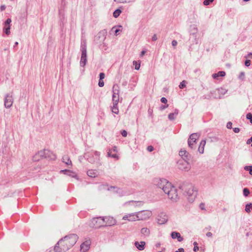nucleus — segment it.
<instances>
[{
  "label": "nucleus",
  "mask_w": 252,
  "mask_h": 252,
  "mask_svg": "<svg viewBox=\"0 0 252 252\" xmlns=\"http://www.w3.org/2000/svg\"><path fill=\"white\" fill-rule=\"evenodd\" d=\"M178 166L180 170L185 171H189L191 168L189 162L184 160H179L178 162Z\"/></svg>",
  "instance_id": "nucleus-7"
},
{
  "label": "nucleus",
  "mask_w": 252,
  "mask_h": 252,
  "mask_svg": "<svg viewBox=\"0 0 252 252\" xmlns=\"http://www.w3.org/2000/svg\"><path fill=\"white\" fill-rule=\"evenodd\" d=\"M232 123L231 122H229L227 123L226 127L228 129H231L232 128Z\"/></svg>",
  "instance_id": "nucleus-51"
},
{
  "label": "nucleus",
  "mask_w": 252,
  "mask_h": 252,
  "mask_svg": "<svg viewBox=\"0 0 252 252\" xmlns=\"http://www.w3.org/2000/svg\"><path fill=\"white\" fill-rule=\"evenodd\" d=\"M108 157L118 159V156L116 154H112V150H109L107 153Z\"/></svg>",
  "instance_id": "nucleus-31"
},
{
  "label": "nucleus",
  "mask_w": 252,
  "mask_h": 252,
  "mask_svg": "<svg viewBox=\"0 0 252 252\" xmlns=\"http://www.w3.org/2000/svg\"><path fill=\"white\" fill-rule=\"evenodd\" d=\"M87 62V52H81V57L80 62V65L81 66L84 67Z\"/></svg>",
  "instance_id": "nucleus-15"
},
{
  "label": "nucleus",
  "mask_w": 252,
  "mask_h": 252,
  "mask_svg": "<svg viewBox=\"0 0 252 252\" xmlns=\"http://www.w3.org/2000/svg\"><path fill=\"white\" fill-rule=\"evenodd\" d=\"M225 75V72L223 71H220L217 73L212 74V77L214 79H218L219 77H223Z\"/></svg>",
  "instance_id": "nucleus-23"
},
{
  "label": "nucleus",
  "mask_w": 252,
  "mask_h": 252,
  "mask_svg": "<svg viewBox=\"0 0 252 252\" xmlns=\"http://www.w3.org/2000/svg\"><path fill=\"white\" fill-rule=\"evenodd\" d=\"M119 86L117 84L114 85L113 87V102H119Z\"/></svg>",
  "instance_id": "nucleus-11"
},
{
  "label": "nucleus",
  "mask_w": 252,
  "mask_h": 252,
  "mask_svg": "<svg viewBox=\"0 0 252 252\" xmlns=\"http://www.w3.org/2000/svg\"><path fill=\"white\" fill-rule=\"evenodd\" d=\"M60 172L69 176H71V174L73 173L70 170L67 169L62 170Z\"/></svg>",
  "instance_id": "nucleus-37"
},
{
  "label": "nucleus",
  "mask_w": 252,
  "mask_h": 252,
  "mask_svg": "<svg viewBox=\"0 0 252 252\" xmlns=\"http://www.w3.org/2000/svg\"><path fill=\"white\" fill-rule=\"evenodd\" d=\"M199 250V247L197 246H195L193 248V251L195 252H197V251Z\"/></svg>",
  "instance_id": "nucleus-62"
},
{
  "label": "nucleus",
  "mask_w": 252,
  "mask_h": 252,
  "mask_svg": "<svg viewBox=\"0 0 252 252\" xmlns=\"http://www.w3.org/2000/svg\"><path fill=\"white\" fill-rule=\"evenodd\" d=\"M246 118L250 120V123L252 124V114L251 113H249L247 114Z\"/></svg>",
  "instance_id": "nucleus-42"
},
{
  "label": "nucleus",
  "mask_w": 252,
  "mask_h": 252,
  "mask_svg": "<svg viewBox=\"0 0 252 252\" xmlns=\"http://www.w3.org/2000/svg\"><path fill=\"white\" fill-rule=\"evenodd\" d=\"M118 104V102H113V105L111 107L112 112L116 114H118L119 113Z\"/></svg>",
  "instance_id": "nucleus-28"
},
{
  "label": "nucleus",
  "mask_w": 252,
  "mask_h": 252,
  "mask_svg": "<svg viewBox=\"0 0 252 252\" xmlns=\"http://www.w3.org/2000/svg\"><path fill=\"white\" fill-rule=\"evenodd\" d=\"M199 208L202 210H205V204L203 203H200L199 205Z\"/></svg>",
  "instance_id": "nucleus-52"
},
{
  "label": "nucleus",
  "mask_w": 252,
  "mask_h": 252,
  "mask_svg": "<svg viewBox=\"0 0 252 252\" xmlns=\"http://www.w3.org/2000/svg\"><path fill=\"white\" fill-rule=\"evenodd\" d=\"M94 156L96 160L98 162L99 161L100 153L97 151H94L93 154H92Z\"/></svg>",
  "instance_id": "nucleus-33"
},
{
  "label": "nucleus",
  "mask_w": 252,
  "mask_h": 252,
  "mask_svg": "<svg viewBox=\"0 0 252 252\" xmlns=\"http://www.w3.org/2000/svg\"><path fill=\"white\" fill-rule=\"evenodd\" d=\"M168 107V104L166 105H161V106L160 107V109L161 110H163L165 109V108H167Z\"/></svg>",
  "instance_id": "nucleus-54"
},
{
  "label": "nucleus",
  "mask_w": 252,
  "mask_h": 252,
  "mask_svg": "<svg viewBox=\"0 0 252 252\" xmlns=\"http://www.w3.org/2000/svg\"><path fill=\"white\" fill-rule=\"evenodd\" d=\"M114 1L118 3H126L128 1V0H114Z\"/></svg>",
  "instance_id": "nucleus-46"
},
{
  "label": "nucleus",
  "mask_w": 252,
  "mask_h": 252,
  "mask_svg": "<svg viewBox=\"0 0 252 252\" xmlns=\"http://www.w3.org/2000/svg\"><path fill=\"white\" fill-rule=\"evenodd\" d=\"M216 91L219 94V95L218 96H215V97L220 98L223 95L225 94L226 93V92H227V90H226L225 89L220 88L216 90Z\"/></svg>",
  "instance_id": "nucleus-21"
},
{
  "label": "nucleus",
  "mask_w": 252,
  "mask_h": 252,
  "mask_svg": "<svg viewBox=\"0 0 252 252\" xmlns=\"http://www.w3.org/2000/svg\"><path fill=\"white\" fill-rule=\"evenodd\" d=\"M121 134L123 137H126L127 135V131L125 130H123L121 131Z\"/></svg>",
  "instance_id": "nucleus-48"
},
{
  "label": "nucleus",
  "mask_w": 252,
  "mask_h": 252,
  "mask_svg": "<svg viewBox=\"0 0 252 252\" xmlns=\"http://www.w3.org/2000/svg\"><path fill=\"white\" fill-rule=\"evenodd\" d=\"M206 144V141L205 140H202L201 142H200V145L198 147V152L200 153V154H203L204 153V147H205V145Z\"/></svg>",
  "instance_id": "nucleus-24"
},
{
  "label": "nucleus",
  "mask_w": 252,
  "mask_h": 252,
  "mask_svg": "<svg viewBox=\"0 0 252 252\" xmlns=\"http://www.w3.org/2000/svg\"><path fill=\"white\" fill-rule=\"evenodd\" d=\"M171 237L173 239H177L179 242H182L183 240V238L180 233L176 231L171 232Z\"/></svg>",
  "instance_id": "nucleus-17"
},
{
  "label": "nucleus",
  "mask_w": 252,
  "mask_h": 252,
  "mask_svg": "<svg viewBox=\"0 0 252 252\" xmlns=\"http://www.w3.org/2000/svg\"><path fill=\"white\" fill-rule=\"evenodd\" d=\"M244 169L246 171H249V174L251 175H252V165L245 166L244 167Z\"/></svg>",
  "instance_id": "nucleus-36"
},
{
  "label": "nucleus",
  "mask_w": 252,
  "mask_h": 252,
  "mask_svg": "<svg viewBox=\"0 0 252 252\" xmlns=\"http://www.w3.org/2000/svg\"><path fill=\"white\" fill-rule=\"evenodd\" d=\"M160 101L162 103H166L167 102V99L164 97H161V98L160 99Z\"/></svg>",
  "instance_id": "nucleus-53"
},
{
  "label": "nucleus",
  "mask_w": 252,
  "mask_h": 252,
  "mask_svg": "<svg viewBox=\"0 0 252 252\" xmlns=\"http://www.w3.org/2000/svg\"><path fill=\"white\" fill-rule=\"evenodd\" d=\"M78 239L75 234H70L60 239L54 247L55 252H65L73 247Z\"/></svg>",
  "instance_id": "nucleus-2"
},
{
  "label": "nucleus",
  "mask_w": 252,
  "mask_h": 252,
  "mask_svg": "<svg viewBox=\"0 0 252 252\" xmlns=\"http://www.w3.org/2000/svg\"><path fill=\"white\" fill-rule=\"evenodd\" d=\"M105 220L104 217H97L93 219L92 221L90 223V225L92 227H94L95 228H99L101 226H105L106 224H105Z\"/></svg>",
  "instance_id": "nucleus-5"
},
{
  "label": "nucleus",
  "mask_w": 252,
  "mask_h": 252,
  "mask_svg": "<svg viewBox=\"0 0 252 252\" xmlns=\"http://www.w3.org/2000/svg\"><path fill=\"white\" fill-rule=\"evenodd\" d=\"M251 64V61L249 60H246V61L245 62V65L248 67Z\"/></svg>",
  "instance_id": "nucleus-49"
},
{
  "label": "nucleus",
  "mask_w": 252,
  "mask_h": 252,
  "mask_svg": "<svg viewBox=\"0 0 252 252\" xmlns=\"http://www.w3.org/2000/svg\"><path fill=\"white\" fill-rule=\"evenodd\" d=\"M105 226H111L114 225L116 223V220L113 219V218L105 217Z\"/></svg>",
  "instance_id": "nucleus-19"
},
{
  "label": "nucleus",
  "mask_w": 252,
  "mask_h": 252,
  "mask_svg": "<svg viewBox=\"0 0 252 252\" xmlns=\"http://www.w3.org/2000/svg\"><path fill=\"white\" fill-rule=\"evenodd\" d=\"M80 50L81 52H87V43L85 40L81 41Z\"/></svg>",
  "instance_id": "nucleus-27"
},
{
  "label": "nucleus",
  "mask_w": 252,
  "mask_h": 252,
  "mask_svg": "<svg viewBox=\"0 0 252 252\" xmlns=\"http://www.w3.org/2000/svg\"><path fill=\"white\" fill-rule=\"evenodd\" d=\"M90 242L86 241L83 243L80 246V251L82 252H87L90 248Z\"/></svg>",
  "instance_id": "nucleus-16"
},
{
  "label": "nucleus",
  "mask_w": 252,
  "mask_h": 252,
  "mask_svg": "<svg viewBox=\"0 0 252 252\" xmlns=\"http://www.w3.org/2000/svg\"><path fill=\"white\" fill-rule=\"evenodd\" d=\"M179 188L187 196L189 202H193L197 195V189L191 183L184 182L180 184Z\"/></svg>",
  "instance_id": "nucleus-3"
},
{
  "label": "nucleus",
  "mask_w": 252,
  "mask_h": 252,
  "mask_svg": "<svg viewBox=\"0 0 252 252\" xmlns=\"http://www.w3.org/2000/svg\"><path fill=\"white\" fill-rule=\"evenodd\" d=\"M175 252H185L184 249L183 248H179L178 251H175Z\"/></svg>",
  "instance_id": "nucleus-61"
},
{
  "label": "nucleus",
  "mask_w": 252,
  "mask_h": 252,
  "mask_svg": "<svg viewBox=\"0 0 252 252\" xmlns=\"http://www.w3.org/2000/svg\"><path fill=\"white\" fill-rule=\"evenodd\" d=\"M99 80H102L105 77V74L103 72H101L99 75Z\"/></svg>",
  "instance_id": "nucleus-45"
},
{
  "label": "nucleus",
  "mask_w": 252,
  "mask_h": 252,
  "mask_svg": "<svg viewBox=\"0 0 252 252\" xmlns=\"http://www.w3.org/2000/svg\"><path fill=\"white\" fill-rule=\"evenodd\" d=\"M172 46H175L177 45V42L176 40H173L172 41Z\"/></svg>",
  "instance_id": "nucleus-58"
},
{
  "label": "nucleus",
  "mask_w": 252,
  "mask_h": 252,
  "mask_svg": "<svg viewBox=\"0 0 252 252\" xmlns=\"http://www.w3.org/2000/svg\"><path fill=\"white\" fill-rule=\"evenodd\" d=\"M197 28L195 26H193L191 29V35L193 36L195 39L196 38V33L197 32Z\"/></svg>",
  "instance_id": "nucleus-29"
},
{
  "label": "nucleus",
  "mask_w": 252,
  "mask_h": 252,
  "mask_svg": "<svg viewBox=\"0 0 252 252\" xmlns=\"http://www.w3.org/2000/svg\"><path fill=\"white\" fill-rule=\"evenodd\" d=\"M245 76V73L244 72H241L239 75V78H242V77H244Z\"/></svg>",
  "instance_id": "nucleus-60"
},
{
  "label": "nucleus",
  "mask_w": 252,
  "mask_h": 252,
  "mask_svg": "<svg viewBox=\"0 0 252 252\" xmlns=\"http://www.w3.org/2000/svg\"><path fill=\"white\" fill-rule=\"evenodd\" d=\"M250 193V190L248 188H244L243 189V194L245 196H248L249 195Z\"/></svg>",
  "instance_id": "nucleus-39"
},
{
  "label": "nucleus",
  "mask_w": 252,
  "mask_h": 252,
  "mask_svg": "<svg viewBox=\"0 0 252 252\" xmlns=\"http://www.w3.org/2000/svg\"><path fill=\"white\" fill-rule=\"evenodd\" d=\"M85 157L87 160L91 163H94L98 162L95 158L92 155V154L87 153L85 154Z\"/></svg>",
  "instance_id": "nucleus-18"
},
{
  "label": "nucleus",
  "mask_w": 252,
  "mask_h": 252,
  "mask_svg": "<svg viewBox=\"0 0 252 252\" xmlns=\"http://www.w3.org/2000/svg\"><path fill=\"white\" fill-rule=\"evenodd\" d=\"M142 212H144L145 213H143L141 215L143 217L144 216H146L147 215H148V217L147 218H149L150 216V214L151 213L150 212H147L146 211H142Z\"/></svg>",
  "instance_id": "nucleus-44"
},
{
  "label": "nucleus",
  "mask_w": 252,
  "mask_h": 252,
  "mask_svg": "<svg viewBox=\"0 0 252 252\" xmlns=\"http://www.w3.org/2000/svg\"><path fill=\"white\" fill-rule=\"evenodd\" d=\"M233 130L235 133H238L240 131V128L238 127H235L233 128Z\"/></svg>",
  "instance_id": "nucleus-55"
},
{
  "label": "nucleus",
  "mask_w": 252,
  "mask_h": 252,
  "mask_svg": "<svg viewBox=\"0 0 252 252\" xmlns=\"http://www.w3.org/2000/svg\"><path fill=\"white\" fill-rule=\"evenodd\" d=\"M107 35V31L106 30H103L100 31L95 36V41L96 43H103L106 38Z\"/></svg>",
  "instance_id": "nucleus-6"
},
{
  "label": "nucleus",
  "mask_w": 252,
  "mask_h": 252,
  "mask_svg": "<svg viewBox=\"0 0 252 252\" xmlns=\"http://www.w3.org/2000/svg\"><path fill=\"white\" fill-rule=\"evenodd\" d=\"M116 192L119 194L120 196H122L126 194V192L121 189H118Z\"/></svg>",
  "instance_id": "nucleus-32"
},
{
  "label": "nucleus",
  "mask_w": 252,
  "mask_h": 252,
  "mask_svg": "<svg viewBox=\"0 0 252 252\" xmlns=\"http://www.w3.org/2000/svg\"><path fill=\"white\" fill-rule=\"evenodd\" d=\"M251 210H252V203H251L247 204L245 207V211L247 213H250L251 212Z\"/></svg>",
  "instance_id": "nucleus-34"
},
{
  "label": "nucleus",
  "mask_w": 252,
  "mask_h": 252,
  "mask_svg": "<svg viewBox=\"0 0 252 252\" xmlns=\"http://www.w3.org/2000/svg\"><path fill=\"white\" fill-rule=\"evenodd\" d=\"M168 220V216L163 212L160 213L157 216V221L158 224L161 225L165 224Z\"/></svg>",
  "instance_id": "nucleus-9"
},
{
  "label": "nucleus",
  "mask_w": 252,
  "mask_h": 252,
  "mask_svg": "<svg viewBox=\"0 0 252 252\" xmlns=\"http://www.w3.org/2000/svg\"><path fill=\"white\" fill-rule=\"evenodd\" d=\"M154 184L158 188L161 189L164 192L167 194L168 198L173 201H177L179 197L177 193V189L165 179H155Z\"/></svg>",
  "instance_id": "nucleus-1"
},
{
  "label": "nucleus",
  "mask_w": 252,
  "mask_h": 252,
  "mask_svg": "<svg viewBox=\"0 0 252 252\" xmlns=\"http://www.w3.org/2000/svg\"><path fill=\"white\" fill-rule=\"evenodd\" d=\"M115 29L114 32L115 34H117L118 32L120 31V30L116 29L115 27L112 29V30H114Z\"/></svg>",
  "instance_id": "nucleus-57"
},
{
  "label": "nucleus",
  "mask_w": 252,
  "mask_h": 252,
  "mask_svg": "<svg viewBox=\"0 0 252 252\" xmlns=\"http://www.w3.org/2000/svg\"><path fill=\"white\" fill-rule=\"evenodd\" d=\"M186 81L184 80L182 82L180 83L179 85V88L180 89H183L186 87Z\"/></svg>",
  "instance_id": "nucleus-43"
},
{
  "label": "nucleus",
  "mask_w": 252,
  "mask_h": 252,
  "mask_svg": "<svg viewBox=\"0 0 252 252\" xmlns=\"http://www.w3.org/2000/svg\"><path fill=\"white\" fill-rule=\"evenodd\" d=\"M133 65H135V69L136 70H139L140 67V63H137V62L134 61L133 62Z\"/></svg>",
  "instance_id": "nucleus-40"
},
{
  "label": "nucleus",
  "mask_w": 252,
  "mask_h": 252,
  "mask_svg": "<svg viewBox=\"0 0 252 252\" xmlns=\"http://www.w3.org/2000/svg\"><path fill=\"white\" fill-rule=\"evenodd\" d=\"M206 236L208 237H211L212 236V233L210 232H208L206 233Z\"/></svg>",
  "instance_id": "nucleus-63"
},
{
  "label": "nucleus",
  "mask_w": 252,
  "mask_h": 252,
  "mask_svg": "<svg viewBox=\"0 0 252 252\" xmlns=\"http://www.w3.org/2000/svg\"><path fill=\"white\" fill-rule=\"evenodd\" d=\"M145 213L144 212H138L137 213L128 214L123 217V220H128V221H135L136 220H143L147 219L148 215L142 216L141 215Z\"/></svg>",
  "instance_id": "nucleus-4"
},
{
  "label": "nucleus",
  "mask_w": 252,
  "mask_h": 252,
  "mask_svg": "<svg viewBox=\"0 0 252 252\" xmlns=\"http://www.w3.org/2000/svg\"><path fill=\"white\" fill-rule=\"evenodd\" d=\"M11 23V19L10 18H8L4 22V27L3 28V31L5 33L6 35H9L10 33V23Z\"/></svg>",
  "instance_id": "nucleus-14"
},
{
  "label": "nucleus",
  "mask_w": 252,
  "mask_h": 252,
  "mask_svg": "<svg viewBox=\"0 0 252 252\" xmlns=\"http://www.w3.org/2000/svg\"><path fill=\"white\" fill-rule=\"evenodd\" d=\"M145 244H146V243L144 241H141L140 243L137 241H136L134 243L135 246L139 251H142V250H144Z\"/></svg>",
  "instance_id": "nucleus-20"
},
{
  "label": "nucleus",
  "mask_w": 252,
  "mask_h": 252,
  "mask_svg": "<svg viewBox=\"0 0 252 252\" xmlns=\"http://www.w3.org/2000/svg\"><path fill=\"white\" fill-rule=\"evenodd\" d=\"M87 175L90 177L94 178L97 176V174L95 170L91 169L87 171Z\"/></svg>",
  "instance_id": "nucleus-26"
},
{
  "label": "nucleus",
  "mask_w": 252,
  "mask_h": 252,
  "mask_svg": "<svg viewBox=\"0 0 252 252\" xmlns=\"http://www.w3.org/2000/svg\"><path fill=\"white\" fill-rule=\"evenodd\" d=\"M199 135L197 133H193L190 135L189 138L188 139V145L189 147L193 149V143H191V140H193V142H195L197 139L198 138Z\"/></svg>",
  "instance_id": "nucleus-13"
},
{
  "label": "nucleus",
  "mask_w": 252,
  "mask_h": 252,
  "mask_svg": "<svg viewBox=\"0 0 252 252\" xmlns=\"http://www.w3.org/2000/svg\"><path fill=\"white\" fill-rule=\"evenodd\" d=\"M140 232L142 235L144 236H148L150 235V230L147 227H144L141 229Z\"/></svg>",
  "instance_id": "nucleus-25"
},
{
  "label": "nucleus",
  "mask_w": 252,
  "mask_h": 252,
  "mask_svg": "<svg viewBox=\"0 0 252 252\" xmlns=\"http://www.w3.org/2000/svg\"><path fill=\"white\" fill-rule=\"evenodd\" d=\"M245 58H252V53H249L247 56L245 57Z\"/></svg>",
  "instance_id": "nucleus-64"
},
{
  "label": "nucleus",
  "mask_w": 252,
  "mask_h": 252,
  "mask_svg": "<svg viewBox=\"0 0 252 252\" xmlns=\"http://www.w3.org/2000/svg\"><path fill=\"white\" fill-rule=\"evenodd\" d=\"M154 147L152 146H148L147 148V150L149 152H152L154 150Z\"/></svg>",
  "instance_id": "nucleus-50"
},
{
  "label": "nucleus",
  "mask_w": 252,
  "mask_h": 252,
  "mask_svg": "<svg viewBox=\"0 0 252 252\" xmlns=\"http://www.w3.org/2000/svg\"><path fill=\"white\" fill-rule=\"evenodd\" d=\"M13 103V98L12 95L10 94H5L4 99V105L5 108H10Z\"/></svg>",
  "instance_id": "nucleus-10"
},
{
  "label": "nucleus",
  "mask_w": 252,
  "mask_h": 252,
  "mask_svg": "<svg viewBox=\"0 0 252 252\" xmlns=\"http://www.w3.org/2000/svg\"><path fill=\"white\" fill-rule=\"evenodd\" d=\"M129 203H133V205L134 206H139L143 205V203L141 201H129Z\"/></svg>",
  "instance_id": "nucleus-38"
},
{
  "label": "nucleus",
  "mask_w": 252,
  "mask_h": 252,
  "mask_svg": "<svg viewBox=\"0 0 252 252\" xmlns=\"http://www.w3.org/2000/svg\"><path fill=\"white\" fill-rule=\"evenodd\" d=\"M178 113L179 110L177 109H175L173 113H170L168 115V118L170 120L173 121L176 119V116L178 115Z\"/></svg>",
  "instance_id": "nucleus-22"
},
{
  "label": "nucleus",
  "mask_w": 252,
  "mask_h": 252,
  "mask_svg": "<svg viewBox=\"0 0 252 252\" xmlns=\"http://www.w3.org/2000/svg\"><path fill=\"white\" fill-rule=\"evenodd\" d=\"M104 85V83L103 80H99L98 81V86L100 87H102Z\"/></svg>",
  "instance_id": "nucleus-47"
},
{
  "label": "nucleus",
  "mask_w": 252,
  "mask_h": 252,
  "mask_svg": "<svg viewBox=\"0 0 252 252\" xmlns=\"http://www.w3.org/2000/svg\"><path fill=\"white\" fill-rule=\"evenodd\" d=\"M158 39V37H157V36L156 34H155L153 36H152V41H156Z\"/></svg>",
  "instance_id": "nucleus-56"
},
{
  "label": "nucleus",
  "mask_w": 252,
  "mask_h": 252,
  "mask_svg": "<svg viewBox=\"0 0 252 252\" xmlns=\"http://www.w3.org/2000/svg\"><path fill=\"white\" fill-rule=\"evenodd\" d=\"M63 161L67 165L71 164V161L67 156H64L63 157Z\"/></svg>",
  "instance_id": "nucleus-30"
},
{
  "label": "nucleus",
  "mask_w": 252,
  "mask_h": 252,
  "mask_svg": "<svg viewBox=\"0 0 252 252\" xmlns=\"http://www.w3.org/2000/svg\"><path fill=\"white\" fill-rule=\"evenodd\" d=\"M122 11L120 9H117L113 12V16L115 18H117L121 13Z\"/></svg>",
  "instance_id": "nucleus-35"
},
{
  "label": "nucleus",
  "mask_w": 252,
  "mask_h": 252,
  "mask_svg": "<svg viewBox=\"0 0 252 252\" xmlns=\"http://www.w3.org/2000/svg\"><path fill=\"white\" fill-rule=\"evenodd\" d=\"M252 142V136L247 141V144H250Z\"/></svg>",
  "instance_id": "nucleus-59"
},
{
  "label": "nucleus",
  "mask_w": 252,
  "mask_h": 252,
  "mask_svg": "<svg viewBox=\"0 0 252 252\" xmlns=\"http://www.w3.org/2000/svg\"><path fill=\"white\" fill-rule=\"evenodd\" d=\"M40 156L41 157H44L46 158H48L51 160H55L56 159V155L53 153L48 150H44V151H40L38 153L36 156Z\"/></svg>",
  "instance_id": "nucleus-8"
},
{
  "label": "nucleus",
  "mask_w": 252,
  "mask_h": 252,
  "mask_svg": "<svg viewBox=\"0 0 252 252\" xmlns=\"http://www.w3.org/2000/svg\"><path fill=\"white\" fill-rule=\"evenodd\" d=\"M214 0H204L203 1V4L204 5H209L210 3H212Z\"/></svg>",
  "instance_id": "nucleus-41"
},
{
  "label": "nucleus",
  "mask_w": 252,
  "mask_h": 252,
  "mask_svg": "<svg viewBox=\"0 0 252 252\" xmlns=\"http://www.w3.org/2000/svg\"><path fill=\"white\" fill-rule=\"evenodd\" d=\"M179 155L182 158V160H184L188 162L192 158V156L185 149H181L180 151Z\"/></svg>",
  "instance_id": "nucleus-12"
}]
</instances>
